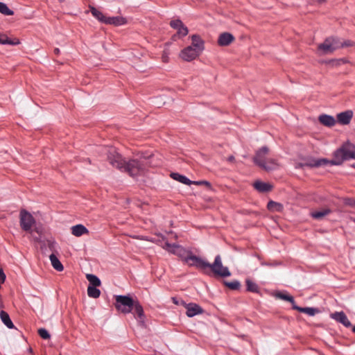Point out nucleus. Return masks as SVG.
I'll list each match as a JSON object with an SVG mask.
<instances>
[{
	"mask_svg": "<svg viewBox=\"0 0 355 355\" xmlns=\"http://www.w3.org/2000/svg\"><path fill=\"white\" fill-rule=\"evenodd\" d=\"M131 295H115L114 296L115 302L114 304L115 309L119 312L125 315L128 304L130 299Z\"/></svg>",
	"mask_w": 355,
	"mask_h": 355,
	"instance_id": "8",
	"label": "nucleus"
},
{
	"mask_svg": "<svg viewBox=\"0 0 355 355\" xmlns=\"http://www.w3.org/2000/svg\"><path fill=\"white\" fill-rule=\"evenodd\" d=\"M318 3H323L326 1V0H316Z\"/></svg>",
	"mask_w": 355,
	"mask_h": 355,
	"instance_id": "50",
	"label": "nucleus"
},
{
	"mask_svg": "<svg viewBox=\"0 0 355 355\" xmlns=\"http://www.w3.org/2000/svg\"><path fill=\"white\" fill-rule=\"evenodd\" d=\"M53 52L55 55H59L60 53V50L58 48H55Z\"/></svg>",
	"mask_w": 355,
	"mask_h": 355,
	"instance_id": "47",
	"label": "nucleus"
},
{
	"mask_svg": "<svg viewBox=\"0 0 355 355\" xmlns=\"http://www.w3.org/2000/svg\"><path fill=\"white\" fill-rule=\"evenodd\" d=\"M234 159H235V158H234V157L233 155H230L227 158V160L229 162H233V161H234Z\"/></svg>",
	"mask_w": 355,
	"mask_h": 355,
	"instance_id": "48",
	"label": "nucleus"
},
{
	"mask_svg": "<svg viewBox=\"0 0 355 355\" xmlns=\"http://www.w3.org/2000/svg\"><path fill=\"white\" fill-rule=\"evenodd\" d=\"M6 279V275L3 271V269L0 266V281L3 283Z\"/></svg>",
	"mask_w": 355,
	"mask_h": 355,
	"instance_id": "43",
	"label": "nucleus"
},
{
	"mask_svg": "<svg viewBox=\"0 0 355 355\" xmlns=\"http://www.w3.org/2000/svg\"><path fill=\"white\" fill-rule=\"evenodd\" d=\"M254 188L259 193H268L272 190L273 186L261 180H257L253 183Z\"/></svg>",
	"mask_w": 355,
	"mask_h": 355,
	"instance_id": "16",
	"label": "nucleus"
},
{
	"mask_svg": "<svg viewBox=\"0 0 355 355\" xmlns=\"http://www.w3.org/2000/svg\"><path fill=\"white\" fill-rule=\"evenodd\" d=\"M37 333L42 339L48 340L51 338V334L45 328L39 329Z\"/></svg>",
	"mask_w": 355,
	"mask_h": 355,
	"instance_id": "38",
	"label": "nucleus"
},
{
	"mask_svg": "<svg viewBox=\"0 0 355 355\" xmlns=\"http://www.w3.org/2000/svg\"><path fill=\"white\" fill-rule=\"evenodd\" d=\"M268 152L269 148L266 146H262L256 151L255 155L252 158V160L254 164L259 166L260 168L264 169L266 171H271L275 170V167H271L266 163V156Z\"/></svg>",
	"mask_w": 355,
	"mask_h": 355,
	"instance_id": "6",
	"label": "nucleus"
},
{
	"mask_svg": "<svg viewBox=\"0 0 355 355\" xmlns=\"http://www.w3.org/2000/svg\"><path fill=\"white\" fill-rule=\"evenodd\" d=\"M35 231L37 233L40 234V230H39V228L35 227Z\"/></svg>",
	"mask_w": 355,
	"mask_h": 355,
	"instance_id": "49",
	"label": "nucleus"
},
{
	"mask_svg": "<svg viewBox=\"0 0 355 355\" xmlns=\"http://www.w3.org/2000/svg\"><path fill=\"white\" fill-rule=\"evenodd\" d=\"M162 240L165 241L164 246L163 248L166 250H167L169 253L180 257L184 263L187 261V257L192 252L191 250H187L182 245L177 243H170L166 237L164 236H162Z\"/></svg>",
	"mask_w": 355,
	"mask_h": 355,
	"instance_id": "5",
	"label": "nucleus"
},
{
	"mask_svg": "<svg viewBox=\"0 0 355 355\" xmlns=\"http://www.w3.org/2000/svg\"><path fill=\"white\" fill-rule=\"evenodd\" d=\"M170 177L173 179L174 180H176L182 184H184L185 185H191L193 180H191L189 179L187 176L180 174L179 173L173 172L171 173Z\"/></svg>",
	"mask_w": 355,
	"mask_h": 355,
	"instance_id": "21",
	"label": "nucleus"
},
{
	"mask_svg": "<svg viewBox=\"0 0 355 355\" xmlns=\"http://www.w3.org/2000/svg\"><path fill=\"white\" fill-rule=\"evenodd\" d=\"M245 285H246V291L254 293H259V288L257 284L254 282L250 278L245 279Z\"/></svg>",
	"mask_w": 355,
	"mask_h": 355,
	"instance_id": "29",
	"label": "nucleus"
},
{
	"mask_svg": "<svg viewBox=\"0 0 355 355\" xmlns=\"http://www.w3.org/2000/svg\"><path fill=\"white\" fill-rule=\"evenodd\" d=\"M350 220H352V222H354L355 223V218L350 217Z\"/></svg>",
	"mask_w": 355,
	"mask_h": 355,
	"instance_id": "52",
	"label": "nucleus"
},
{
	"mask_svg": "<svg viewBox=\"0 0 355 355\" xmlns=\"http://www.w3.org/2000/svg\"><path fill=\"white\" fill-rule=\"evenodd\" d=\"M20 44V41L17 38L14 40L10 39L6 35L0 33V44H9L16 46Z\"/></svg>",
	"mask_w": 355,
	"mask_h": 355,
	"instance_id": "27",
	"label": "nucleus"
},
{
	"mask_svg": "<svg viewBox=\"0 0 355 355\" xmlns=\"http://www.w3.org/2000/svg\"><path fill=\"white\" fill-rule=\"evenodd\" d=\"M331 212L330 209H324L320 211H315L311 213V216L314 219L320 220L324 216L328 215Z\"/></svg>",
	"mask_w": 355,
	"mask_h": 355,
	"instance_id": "32",
	"label": "nucleus"
},
{
	"mask_svg": "<svg viewBox=\"0 0 355 355\" xmlns=\"http://www.w3.org/2000/svg\"><path fill=\"white\" fill-rule=\"evenodd\" d=\"M36 220L33 216L27 210L22 209L19 212V224L22 230L30 232Z\"/></svg>",
	"mask_w": 355,
	"mask_h": 355,
	"instance_id": "7",
	"label": "nucleus"
},
{
	"mask_svg": "<svg viewBox=\"0 0 355 355\" xmlns=\"http://www.w3.org/2000/svg\"><path fill=\"white\" fill-rule=\"evenodd\" d=\"M128 20L126 18L121 16L107 17L105 24H110L116 26L126 24Z\"/></svg>",
	"mask_w": 355,
	"mask_h": 355,
	"instance_id": "18",
	"label": "nucleus"
},
{
	"mask_svg": "<svg viewBox=\"0 0 355 355\" xmlns=\"http://www.w3.org/2000/svg\"><path fill=\"white\" fill-rule=\"evenodd\" d=\"M333 159H329V165L340 166L345 161L355 160V144L349 140L343 142L332 153Z\"/></svg>",
	"mask_w": 355,
	"mask_h": 355,
	"instance_id": "3",
	"label": "nucleus"
},
{
	"mask_svg": "<svg viewBox=\"0 0 355 355\" xmlns=\"http://www.w3.org/2000/svg\"><path fill=\"white\" fill-rule=\"evenodd\" d=\"M266 207L270 212L282 213L284 211V205L282 203L272 200L268 201Z\"/></svg>",
	"mask_w": 355,
	"mask_h": 355,
	"instance_id": "23",
	"label": "nucleus"
},
{
	"mask_svg": "<svg viewBox=\"0 0 355 355\" xmlns=\"http://www.w3.org/2000/svg\"><path fill=\"white\" fill-rule=\"evenodd\" d=\"M235 40L234 36L228 32H225L219 35L218 38V44L220 46H229Z\"/></svg>",
	"mask_w": 355,
	"mask_h": 355,
	"instance_id": "14",
	"label": "nucleus"
},
{
	"mask_svg": "<svg viewBox=\"0 0 355 355\" xmlns=\"http://www.w3.org/2000/svg\"><path fill=\"white\" fill-rule=\"evenodd\" d=\"M353 116L352 110H348L337 114V120L342 125H348Z\"/></svg>",
	"mask_w": 355,
	"mask_h": 355,
	"instance_id": "17",
	"label": "nucleus"
},
{
	"mask_svg": "<svg viewBox=\"0 0 355 355\" xmlns=\"http://www.w3.org/2000/svg\"><path fill=\"white\" fill-rule=\"evenodd\" d=\"M56 244L55 241H48V246L51 251H55Z\"/></svg>",
	"mask_w": 355,
	"mask_h": 355,
	"instance_id": "44",
	"label": "nucleus"
},
{
	"mask_svg": "<svg viewBox=\"0 0 355 355\" xmlns=\"http://www.w3.org/2000/svg\"><path fill=\"white\" fill-rule=\"evenodd\" d=\"M98 286H88L87 295L92 298H98L101 295V291L97 288Z\"/></svg>",
	"mask_w": 355,
	"mask_h": 355,
	"instance_id": "34",
	"label": "nucleus"
},
{
	"mask_svg": "<svg viewBox=\"0 0 355 355\" xmlns=\"http://www.w3.org/2000/svg\"><path fill=\"white\" fill-rule=\"evenodd\" d=\"M328 164H329V159L327 158L315 159L314 157H308L304 159V162L302 163L301 166L310 168H318Z\"/></svg>",
	"mask_w": 355,
	"mask_h": 355,
	"instance_id": "11",
	"label": "nucleus"
},
{
	"mask_svg": "<svg viewBox=\"0 0 355 355\" xmlns=\"http://www.w3.org/2000/svg\"><path fill=\"white\" fill-rule=\"evenodd\" d=\"M318 49V50L322 51L324 54L332 53L336 51V48L333 47L329 37H327L322 43L320 44Z\"/></svg>",
	"mask_w": 355,
	"mask_h": 355,
	"instance_id": "19",
	"label": "nucleus"
},
{
	"mask_svg": "<svg viewBox=\"0 0 355 355\" xmlns=\"http://www.w3.org/2000/svg\"><path fill=\"white\" fill-rule=\"evenodd\" d=\"M89 8H90V12H91L92 15L97 20H98L100 22H101L103 24H105V21L107 17V16H105L101 11L98 10L94 6H90Z\"/></svg>",
	"mask_w": 355,
	"mask_h": 355,
	"instance_id": "30",
	"label": "nucleus"
},
{
	"mask_svg": "<svg viewBox=\"0 0 355 355\" xmlns=\"http://www.w3.org/2000/svg\"><path fill=\"white\" fill-rule=\"evenodd\" d=\"M223 284L232 291H238L241 288V283L239 280L234 279L232 282L224 281Z\"/></svg>",
	"mask_w": 355,
	"mask_h": 355,
	"instance_id": "33",
	"label": "nucleus"
},
{
	"mask_svg": "<svg viewBox=\"0 0 355 355\" xmlns=\"http://www.w3.org/2000/svg\"><path fill=\"white\" fill-rule=\"evenodd\" d=\"M0 12L6 16H11L14 14V11L8 8V6L3 2L0 1Z\"/></svg>",
	"mask_w": 355,
	"mask_h": 355,
	"instance_id": "35",
	"label": "nucleus"
},
{
	"mask_svg": "<svg viewBox=\"0 0 355 355\" xmlns=\"http://www.w3.org/2000/svg\"><path fill=\"white\" fill-rule=\"evenodd\" d=\"M329 40H331L333 47L336 48V50L342 49V46H340V45L342 44V42L340 41L339 37L336 36H331L329 37Z\"/></svg>",
	"mask_w": 355,
	"mask_h": 355,
	"instance_id": "36",
	"label": "nucleus"
},
{
	"mask_svg": "<svg viewBox=\"0 0 355 355\" xmlns=\"http://www.w3.org/2000/svg\"><path fill=\"white\" fill-rule=\"evenodd\" d=\"M355 46V42L350 40H347L342 42V44L340 45V46H342V49L345 48V47H349V46Z\"/></svg>",
	"mask_w": 355,
	"mask_h": 355,
	"instance_id": "42",
	"label": "nucleus"
},
{
	"mask_svg": "<svg viewBox=\"0 0 355 355\" xmlns=\"http://www.w3.org/2000/svg\"><path fill=\"white\" fill-rule=\"evenodd\" d=\"M132 313L137 320L140 326H144L146 322V315L144 308L136 297L131 295L125 315Z\"/></svg>",
	"mask_w": 355,
	"mask_h": 355,
	"instance_id": "4",
	"label": "nucleus"
},
{
	"mask_svg": "<svg viewBox=\"0 0 355 355\" xmlns=\"http://www.w3.org/2000/svg\"><path fill=\"white\" fill-rule=\"evenodd\" d=\"M181 302L182 305L185 306L187 309L186 315L189 318H192L204 313V309L198 304L193 302L186 304L182 300H181Z\"/></svg>",
	"mask_w": 355,
	"mask_h": 355,
	"instance_id": "9",
	"label": "nucleus"
},
{
	"mask_svg": "<svg viewBox=\"0 0 355 355\" xmlns=\"http://www.w3.org/2000/svg\"><path fill=\"white\" fill-rule=\"evenodd\" d=\"M0 318L2 322L8 328V329H14L15 328L13 322H12L9 314L5 311H0Z\"/></svg>",
	"mask_w": 355,
	"mask_h": 355,
	"instance_id": "26",
	"label": "nucleus"
},
{
	"mask_svg": "<svg viewBox=\"0 0 355 355\" xmlns=\"http://www.w3.org/2000/svg\"><path fill=\"white\" fill-rule=\"evenodd\" d=\"M71 233L73 235L76 236H81L85 234H88V229L82 224H78L72 226L71 227Z\"/></svg>",
	"mask_w": 355,
	"mask_h": 355,
	"instance_id": "24",
	"label": "nucleus"
},
{
	"mask_svg": "<svg viewBox=\"0 0 355 355\" xmlns=\"http://www.w3.org/2000/svg\"><path fill=\"white\" fill-rule=\"evenodd\" d=\"M201 53L196 49L193 48V46H189L182 49L180 53V58L187 62H191L198 57Z\"/></svg>",
	"mask_w": 355,
	"mask_h": 355,
	"instance_id": "10",
	"label": "nucleus"
},
{
	"mask_svg": "<svg viewBox=\"0 0 355 355\" xmlns=\"http://www.w3.org/2000/svg\"><path fill=\"white\" fill-rule=\"evenodd\" d=\"M49 259L51 261L52 266L55 270L59 272H61L64 270V266L62 263L60 262V261L55 254L52 253L49 256Z\"/></svg>",
	"mask_w": 355,
	"mask_h": 355,
	"instance_id": "28",
	"label": "nucleus"
},
{
	"mask_svg": "<svg viewBox=\"0 0 355 355\" xmlns=\"http://www.w3.org/2000/svg\"><path fill=\"white\" fill-rule=\"evenodd\" d=\"M344 203L347 206H349L351 207H355V198H347L345 199Z\"/></svg>",
	"mask_w": 355,
	"mask_h": 355,
	"instance_id": "41",
	"label": "nucleus"
},
{
	"mask_svg": "<svg viewBox=\"0 0 355 355\" xmlns=\"http://www.w3.org/2000/svg\"><path fill=\"white\" fill-rule=\"evenodd\" d=\"M60 2H63L64 0H58Z\"/></svg>",
	"mask_w": 355,
	"mask_h": 355,
	"instance_id": "55",
	"label": "nucleus"
},
{
	"mask_svg": "<svg viewBox=\"0 0 355 355\" xmlns=\"http://www.w3.org/2000/svg\"><path fill=\"white\" fill-rule=\"evenodd\" d=\"M192 184L195 185H205L207 188H211V184L207 180L193 181Z\"/></svg>",
	"mask_w": 355,
	"mask_h": 355,
	"instance_id": "40",
	"label": "nucleus"
},
{
	"mask_svg": "<svg viewBox=\"0 0 355 355\" xmlns=\"http://www.w3.org/2000/svg\"><path fill=\"white\" fill-rule=\"evenodd\" d=\"M293 309L296 310L300 313H304L307 314L309 316H313L316 313L320 312V310L318 308L315 307H301L296 305L293 306Z\"/></svg>",
	"mask_w": 355,
	"mask_h": 355,
	"instance_id": "22",
	"label": "nucleus"
},
{
	"mask_svg": "<svg viewBox=\"0 0 355 355\" xmlns=\"http://www.w3.org/2000/svg\"><path fill=\"white\" fill-rule=\"evenodd\" d=\"M87 279L89 284L88 286H100L101 284V279L95 275L87 274L86 275Z\"/></svg>",
	"mask_w": 355,
	"mask_h": 355,
	"instance_id": "31",
	"label": "nucleus"
},
{
	"mask_svg": "<svg viewBox=\"0 0 355 355\" xmlns=\"http://www.w3.org/2000/svg\"><path fill=\"white\" fill-rule=\"evenodd\" d=\"M191 45L193 48L196 49L200 53L205 49V42L200 37V35L198 34H194L191 36Z\"/></svg>",
	"mask_w": 355,
	"mask_h": 355,
	"instance_id": "15",
	"label": "nucleus"
},
{
	"mask_svg": "<svg viewBox=\"0 0 355 355\" xmlns=\"http://www.w3.org/2000/svg\"><path fill=\"white\" fill-rule=\"evenodd\" d=\"M330 318L341 323L345 327H350L352 326L351 322L343 311L332 313L330 314Z\"/></svg>",
	"mask_w": 355,
	"mask_h": 355,
	"instance_id": "13",
	"label": "nucleus"
},
{
	"mask_svg": "<svg viewBox=\"0 0 355 355\" xmlns=\"http://www.w3.org/2000/svg\"><path fill=\"white\" fill-rule=\"evenodd\" d=\"M275 297H277L278 299H280V300H284V301L291 303L292 307L294 305H296L294 297L292 295L288 294V293L286 291H285V292L278 291L275 294Z\"/></svg>",
	"mask_w": 355,
	"mask_h": 355,
	"instance_id": "25",
	"label": "nucleus"
},
{
	"mask_svg": "<svg viewBox=\"0 0 355 355\" xmlns=\"http://www.w3.org/2000/svg\"><path fill=\"white\" fill-rule=\"evenodd\" d=\"M352 331L355 334V325L352 328Z\"/></svg>",
	"mask_w": 355,
	"mask_h": 355,
	"instance_id": "53",
	"label": "nucleus"
},
{
	"mask_svg": "<svg viewBox=\"0 0 355 355\" xmlns=\"http://www.w3.org/2000/svg\"><path fill=\"white\" fill-rule=\"evenodd\" d=\"M171 300H172V302H173L175 304H176V305L182 304V302H181V300H180H180H178V298H177V297H173L171 298Z\"/></svg>",
	"mask_w": 355,
	"mask_h": 355,
	"instance_id": "45",
	"label": "nucleus"
},
{
	"mask_svg": "<svg viewBox=\"0 0 355 355\" xmlns=\"http://www.w3.org/2000/svg\"><path fill=\"white\" fill-rule=\"evenodd\" d=\"M349 166H350V167L355 168V163H353V164H350Z\"/></svg>",
	"mask_w": 355,
	"mask_h": 355,
	"instance_id": "51",
	"label": "nucleus"
},
{
	"mask_svg": "<svg viewBox=\"0 0 355 355\" xmlns=\"http://www.w3.org/2000/svg\"><path fill=\"white\" fill-rule=\"evenodd\" d=\"M162 60L164 63H167L169 61V51L164 49L162 54Z\"/></svg>",
	"mask_w": 355,
	"mask_h": 355,
	"instance_id": "39",
	"label": "nucleus"
},
{
	"mask_svg": "<svg viewBox=\"0 0 355 355\" xmlns=\"http://www.w3.org/2000/svg\"><path fill=\"white\" fill-rule=\"evenodd\" d=\"M28 351H29L30 352H33V349H32V348H29V349H28Z\"/></svg>",
	"mask_w": 355,
	"mask_h": 355,
	"instance_id": "54",
	"label": "nucleus"
},
{
	"mask_svg": "<svg viewBox=\"0 0 355 355\" xmlns=\"http://www.w3.org/2000/svg\"><path fill=\"white\" fill-rule=\"evenodd\" d=\"M189 267H195L201 270L205 275L213 276L216 278H225L230 277L232 273L227 266L223 265L221 257L218 254L215 257L212 263L200 257L190 253L185 262Z\"/></svg>",
	"mask_w": 355,
	"mask_h": 355,
	"instance_id": "2",
	"label": "nucleus"
},
{
	"mask_svg": "<svg viewBox=\"0 0 355 355\" xmlns=\"http://www.w3.org/2000/svg\"><path fill=\"white\" fill-rule=\"evenodd\" d=\"M103 152L106 155L107 160L114 168L121 172L127 173L131 177L144 173L148 166L147 158L132 159L125 161L117 149L113 146H105Z\"/></svg>",
	"mask_w": 355,
	"mask_h": 355,
	"instance_id": "1",
	"label": "nucleus"
},
{
	"mask_svg": "<svg viewBox=\"0 0 355 355\" xmlns=\"http://www.w3.org/2000/svg\"><path fill=\"white\" fill-rule=\"evenodd\" d=\"M348 62V60L346 58H340V59H331L328 61V63L331 64L332 66H339L343 64H346Z\"/></svg>",
	"mask_w": 355,
	"mask_h": 355,
	"instance_id": "37",
	"label": "nucleus"
},
{
	"mask_svg": "<svg viewBox=\"0 0 355 355\" xmlns=\"http://www.w3.org/2000/svg\"><path fill=\"white\" fill-rule=\"evenodd\" d=\"M170 26L175 30H177V34L180 37H185L188 33V28L183 24L180 19H175L170 21Z\"/></svg>",
	"mask_w": 355,
	"mask_h": 355,
	"instance_id": "12",
	"label": "nucleus"
},
{
	"mask_svg": "<svg viewBox=\"0 0 355 355\" xmlns=\"http://www.w3.org/2000/svg\"><path fill=\"white\" fill-rule=\"evenodd\" d=\"M319 122L324 126L332 127L336 124V119L333 116L322 114L318 117Z\"/></svg>",
	"mask_w": 355,
	"mask_h": 355,
	"instance_id": "20",
	"label": "nucleus"
},
{
	"mask_svg": "<svg viewBox=\"0 0 355 355\" xmlns=\"http://www.w3.org/2000/svg\"><path fill=\"white\" fill-rule=\"evenodd\" d=\"M269 163L271 164H268L271 167H275V169L277 168V164L276 162V161L275 159H270V161L269 162Z\"/></svg>",
	"mask_w": 355,
	"mask_h": 355,
	"instance_id": "46",
	"label": "nucleus"
}]
</instances>
